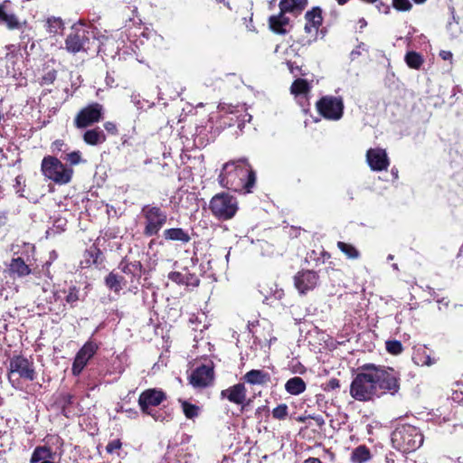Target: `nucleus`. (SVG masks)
<instances>
[{"label":"nucleus","instance_id":"obj_42","mask_svg":"<svg viewBox=\"0 0 463 463\" xmlns=\"http://www.w3.org/2000/svg\"><path fill=\"white\" fill-rule=\"evenodd\" d=\"M66 303L74 307L80 300V290L76 287L70 288L69 293L65 297Z\"/></svg>","mask_w":463,"mask_h":463},{"label":"nucleus","instance_id":"obj_24","mask_svg":"<svg viewBox=\"0 0 463 463\" xmlns=\"http://www.w3.org/2000/svg\"><path fill=\"white\" fill-rule=\"evenodd\" d=\"M101 255V250L97 246L91 245L83 253V259L80 260V268L86 269L91 265H97Z\"/></svg>","mask_w":463,"mask_h":463},{"label":"nucleus","instance_id":"obj_22","mask_svg":"<svg viewBox=\"0 0 463 463\" xmlns=\"http://www.w3.org/2000/svg\"><path fill=\"white\" fill-rule=\"evenodd\" d=\"M31 271L30 267L21 257L13 258L8 267V272L11 277H25L29 275Z\"/></svg>","mask_w":463,"mask_h":463},{"label":"nucleus","instance_id":"obj_30","mask_svg":"<svg viewBox=\"0 0 463 463\" xmlns=\"http://www.w3.org/2000/svg\"><path fill=\"white\" fill-rule=\"evenodd\" d=\"M163 236L167 241H181L183 243H187L191 240V237L188 234V232L183 230L182 228L166 229L164 231Z\"/></svg>","mask_w":463,"mask_h":463},{"label":"nucleus","instance_id":"obj_11","mask_svg":"<svg viewBox=\"0 0 463 463\" xmlns=\"http://www.w3.org/2000/svg\"><path fill=\"white\" fill-rule=\"evenodd\" d=\"M317 109L325 118L338 120L343 116L344 102L340 97L326 96L317 102Z\"/></svg>","mask_w":463,"mask_h":463},{"label":"nucleus","instance_id":"obj_57","mask_svg":"<svg viewBox=\"0 0 463 463\" xmlns=\"http://www.w3.org/2000/svg\"><path fill=\"white\" fill-rule=\"evenodd\" d=\"M359 48L360 46H358L357 49L355 50H353L350 53V57L352 60H354L357 56H359L361 54L360 51H359Z\"/></svg>","mask_w":463,"mask_h":463},{"label":"nucleus","instance_id":"obj_55","mask_svg":"<svg viewBox=\"0 0 463 463\" xmlns=\"http://www.w3.org/2000/svg\"><path fill=\"white\" fill-rule=\"evenodd\" d=\"M377 8L379 9L380 12H383L384 14H388L390 10L389 5H385L383 4H380L379 5H377Z\"/></svg>","mask_w":463,"mask_h":463},{"label":"nucleus","instance_id":"obj_27","mask_svg":"<svg viewBox=\"0 0 463 463\" xmlns=\"http://www.w3.org/2000/svg\"><path fill=\"white\" fill-rule=\"evenodd\" d=\"M307 389L305 381L299 376H294L285 383V390L291 395H299Z\"/></svg>","mask_w":463,"mask_h":463},{"label":"nucleus","instance_id":"obj_51","mask_svg":"<svg viewBox=\"0 0 463 463\" xmlns=\"http://www.w3.org/2000/svg\"><path fill=\"white\" fill-rule=\"evenodd\" d=\"M131 101L134 103V105L138 109H143V101L140 98L139 94L133 93L131 95Z\"/></svg>","mask_w":463,"mask_h":463},{"label":"nucleus","instance_id":"obj_28","mask_svg":"<svg viewBox=\"0 0 463 463\" xmlns=\"http://www.w3.org/2000/svg\"><path fill=\"white\" fill-rule=\"evenodd\" d=\"M83 140L88 145L97 146L105 142L106 135L101 128H95L89 129L84 133Z\"/></svg>","mask_w":463,"mask_h":463},{"label":"nucleus","instance_id":"obj_4","mask_svg":"<svg viewBox=\"0 0 463 463\" xmlns=\"http://www.w3.org/2000/svg\"><path fill=\"white\" fill-rule=\"evenodd\" d=\"M392 443L394 449L402 452L415 451L423 443V435L420 429L410 424L398 426L392 433Z\"/></svg>","mask_w":463,"mask_h":463},{"label":"nucleus","instance_id":"obj_46","mask_svg":"<svg viewBox=\"0 0 463 463\" xmlns=\"http://www.w3.org/2000/svg\"><path fill=\"white\" fill-rule=\"evenodd\" d=\"M287 66H288V69L289 70L290 73L293 74L295 77H298L299 75H301V76L306 75V73L302 71L301 67L297 65L293 61H288Z\"/></svg>","mask_w":463,"mask_h":463},{"label":"nucleus","instance_id":"obj_21","mask_svg":"<svg viewBox=\"0 0 463 463\" xmlns=\"http://www.w3.org/2000/svg\"><path fill=\"white\" fill-rule=\"evenodd\" d=\"M42 172L45 177L58 183V158L55 156H45L42 161Z\"/></svg>","mask_w":463,"mask_h":463},{"label":"nucleus","instance_id":"obj_36","mask_svg":"<svg viewBox=\"0 0 463 463\" xmlns=\"http://www.w3.org/2000/svg\"><path fill=\"white\" fill-rule=\"evenodd\" d=\"M337 247L349 259L356 260L360 257L359 250L352 244L338 241Z\"/></svg>","mask_w":463,"mask_h":463},{"label":"nucleus","instance_id":"obj_20","mask_svg":"<svg viewBox=\"0 0 463 463\" xmlns=\"http://www.w3.org/2000/svg\"><path fill=\"white\" fill-rule=\"evenodd\" d=\"M270 374L260 369H252L247 372L243 376L242 380L250 385H267L270 382Z\"/></svg>","mask_w":463,"mask_h":463},{"label":"nucleus","instance_id":"obj_63","mask_svg":"<svg viewBox=\"0 0 463 463\" xmlns=\"http://www.w3.org/2000/svg\"><path fill=\"white\" fill-rule=\"evenodd\" d=\"M42 463H53V462H52V461H50V460H44V461H43Z\"/></svg>","mask_w":463,"mask_h":463},{"label":"nucleus","instance_id":"obj_33","mask_svg":"<svg viewBox=\"0 0 463 463\" xmlns=\"http://www.w3.org/2000/svg\"><path fill=\"white\" fill-rule=\"evenodd\" d=\"M178 402L180 403V405L182 407V411H183L184 416L188 420H194L201 414L202 408L200 406H198L196 404H193V403L189 402L188 401L181 399V398L178 399Z\"/></svg>","mask_w":463,"mask_h":463},{"label":"nucleus","instance_id":"obj_2","mask_svg":"<svg viewBox=\"0 0 463 463\" xmlns=\"http://www.w3.org/2000/svg\"><path fill=\"white\" fill-rule=\"evenodd\" d=\"M6 376L14 388L23 383L33 382L37 378L36 366L32 355L14 354L8 358Z\"/></svg>","mask_w":463,"mask_h":463},{"label":"nucleus","instance_id":"obj_59","mask_svg":"<svg viewBox=\"0 0 463 463\" xmlns=\"http://www.w3.org/2000/svg\"><path fill=\"white\" fill-rule=\"evenodd\" d=\"M307 417L299 416L297 420L299 422H304L306 420Z\"/></svg>","mask_w":463,"mask_h":463},{"label":"nucleus","instance_id":"obj_15","mask_svg":"<svg viewBox=\"0 0 463 463\" xmlns=\"http://www.w3.org/2000/svg\"><path fill=\"white\" fill-rule=\"evenodd\" d=\"M194 388H206L214 381V371L212 364H203L195 368L189 377Z\"/></svg>","mask_w":463,"mask_h":463},{"label":"nucleus","instance_id":"obj_53","mask_svg":"<svg viewBox=\"0 0 463 463\" xmlns=\"http://www.w3.org/2000/svg\"><path fill=\"white\" fill-rule=\"evenodd\" d=\"M104 128L108 132L111 134L117 133V126L113 122H106L104 124Z\"/></svg>","mask_w":463,"mask_h":463},{"label":"nucleus","instance_id":"obj_14","mask_svg":"<svg viewBox=\"0 0 463 463\" xmlns=\"http://www.w3.org/2000/svg\"><path fill=\"white\" fill-rule=\"evenodd\" d=\"M98 349L99 345L93 341H88L84 344L77 353L72 364L71 370L73 375H79L83 371L88 362L93 357Z\"/></svg>","mask_w":463,"mask_h":463},{"label":"nucleus","instance_id":"obj_43","mask_svg":"<svg viewBox=\"0 0 463 463\" xmlns=\"http://www.w3.org/2000/svg\"><path fill=\"white\" fill-rule=\"evenodd\" d=\"M200 279L198 277L194 274L185 272L184 273V285L186 287H193L195 288L199 285Z\"/></svg>","mask_w":463,"mask_h":463},{"label":"nucleus","instance_id":"obj_54","mask_svg":"<svg viewBox=\"0 0 463 463\" xmlns=\"http://www.w3.org/2000/svg\"><path fill=\"white\" fill-rule=\"evenodd\" d=\"M452 56V52L449 51H440L439 52V57L444 61H450Z\"/></svg>","mask_w":463,"mask_h":463},{"label":"nucleus","instance_id":"obj_41","mask_svg":"<svg viewBox=\"0 0 463 463\" xmlns=\"http://www.w3.org/2000/svg\"><path fill=\"white\" fill-rule=\"evenodd\" d=\"M288 407L285 403L278 405L272 411V417L279 420H285L288 417Z\"/></svg>","mask_w":463,"mask_h":463},{"label":"nucleus","instance_id":"obj_16","mask_svg":"<svg viewBox=\"0 0 463 463\" xmlns=\"http://www.w3.org/2000/svg\"><path fill=\"white\" fill-rule=\"evenodd\" d=\"M318 274L310 269L298 271L294 277V285L298 291L304 295L313 290L318 284Z\"/></svg>","mask_w":463,"mask_h":463},{"label":"nucleus","instance_id":"obj_47","mask_svg":"<svg viewBox=\"0 0 463 463\" xmlns=\"http://www.w3.org/2000/svg\"><path fill=\"white\" fill-rule=\"evenodd\" d=\"M393 6L397 10L408 11L411 8V4L409 0H393Z\"/></svg>","mask_w":463,"mask_h":463},{"label":"nucleus","instance_id":"obj_58","mask_svg":"<svg viewBox=\"0 0 463 463\" xmlns=\"http://www.w3.org/2000/svg\"><path fill=\"white\" fill-rule=\"evenodd\" d=\"M308 418L314 419V420L317 422V424H318V425H322V424H324V420H323V418H322V417H320V416H317V417H315V416H308Z\"/></svg>","mask_w":463,"mask_h":463},{"label":"nucleus","instance_id":"obj_9","mask_svg":"<svg viewBox=\"0 0 463 463\" xmlns=\"http://www.w3.org/2000/svg\"><path fill=\"white\" fill-rule=\"evenodd\" d=\"M91 32L83 24H77L71 27V32L66 39V49L70 52H79L88 48Z\"/></svg>","mask_w":463,"mask_h":463},{"label":"nucleus","instance_id":"obj_17","mask_svg":"<svg viewBox=\"0 0 463 463\" xmlns=\"http://www.w3.org/2000/svg\"><path fill=\"white\" fill-rule=\"evenodd\" d=\"M366 160L373 171L386 170L389 166V159L384 149L370 148L366 153Z\"/></svg>","mask_w":463,"mask_h":463},{"label":"nucleus","instance_id":"obj_35","mask_svg":"<svg viewBox=\"0 0 463 463\" xmlns=\"http://www.w3.org/2000/svg\"><path fill=\"white\" fill-rule=\"evenodd\" d=\"M406 64L414 70H419L424 62L423 57L417 52L410 51L404 57Z\"/></svg>","mask_w":463,"mask_h":463},{"label":"nucleus","instance_id":"obj_5","mask_svg":"<svg viewBox=\"0 0 463 463\" xmlns=\"http://www.w3.org/2000/svg\"><path fill=\"white\" fill-rule=\"evenodd\" d=\"M379 397L384 393L394 395L400 390L401 375L392 367L372 364Z\"/></svg>","mask_w":463,"mask_h":463},{"label":"nucleus","instance_id":"obj_23","mask_svg":"<svg viewBox=\"0 0 463 463\" xmlns=\"http://www.w3.org/2000/svg\"><path fill=\"white\" fill-rule=\"evenodd\" d=\"M128 280L122 275L115 271L109 272L105 278V285L115 293H119L127 285Z\"/></svg>","mask_w":463,"mask_h":463},{"label":"nucleus","instance_id":"obj_8","mask_svg":"<svg viewBox=\"0 0 463 463\" xmlns=\"http://www.w3.org/2000/svg\"><path fill=\"white\" fill-rule=\"evenodd\" d=\"M209 207L215 217L226 221L232 219L236 214L238 202L232 195L227 193H221L212 198Z\"/></svg>","mask_w":463,"mask_h":463},{"label":"nucleus","instance_id":"obj_34","mask_svg":"<svg viewBox=\"0 0 463 463\" xmlns=\"http://www.w3.org/2000/svg\"><path fill=\"white\" fill-rule=\"evenodd\" d=\"M53 458V453L51 449L47 446H38L34 449L32 457L31 463H38L41 460H48Z\"/></svg>","mask_w":463,"mask_h":463},{"label":"nucleus","instance_id":"obj_39","mask_svg":"<svg viewBox=\"0 0 463 463\" xmlns=\"http://www.w3.org/2000/svg\"><path fill=\"white\" fill-rule=\"evenodd\" d=\"M73 169L60 162V184H67L71 180Z\"/></svg>","mask_w":463,"mask_h":463},{"label":"nucleus","instance_id":"obj_64","mask_svg":"<svg viewBox=\"0 0 463 463\" xmlns=\"http://www.w3.org/2000/svg\"><path fill=\"white\" fill-rule=\"evenodd\" d=\"M392 267H393V269H398L397 264H393Z\"/></svg>","mask_w":463,"mask_h":463},{"label":"nucleus","instance_id":"obj_13","mask_svg":"<svg viewBox=\"0 0 463 463\" xmlns=\"http://www.w3.org/2000/svg\"><path fill=\"white\" fill-rule=\"evenodd\" d=\"M220 398L240 406L241 411L251 402V400L247 398V389L244 383H238L222 390Z\"/></svg>","mask_w":463,"mask_h":463},{"label":"nucleus","instance_id":"obj_40","mask_svg":"<svg viewBox=\"0 0 463 463\" xmlns=\"http://www.w3.org/2000/svg\"><path fill=\"white\" fill-rule=\"evenodd\" d=\"M385 348L391 354L397 355L402 353L403 347L398 340H388L385 342Z\"/></svg>","mask_w":463,"mask_h":463},{"label":"nucleus","instance_id":"obj_50","mask_svg":"<svg viewBox=\"0 0 463 463\" xmlns=\"http://www.w3.org/2000/svg\"><path fill=\"white\" fill-rule=\"evenodd\" d=\"M340 388V382L338 379L336 378H331L327 383H326V386L325 387V390L326 391H329V390H335V389H338Z\"/></svg>","mask_w":463,"mask_h":463},{"label":"nucleus","instance_id":"obj_45","mask_svg":"<svg viewBox=\"0 0 463 463\" xmlns=\"http://www.w3.org/2000/svg\"><path fill=\"white\" fill-rule=\"evenodd\" d=\"M122 447V443L120 441V439H113V440H110L107 446H106V451L109 454H112L114 452H116L117 450L120 449Z\"/></svg>","mask_w":463,"mask_h":463},{"label":"nucleus","instance_id":"obj_48","mask_svg":"<svg viewBox=\"0 0 463 463\" xmlns=\"http://www.w3.org/2000/svg\"><path fill=\"white\" fill-rule=\"evenodd\" d=\"M57 24H58V18H55V17L49 18L46 22L47 31L50 33H53L55 35L58 32Z\"/></svg>","mask_w":463,"mask_h":463},{"label":"nucleus","instance_id":"obj_60","mask_svg":"<svg viewBox=\"0 0 463 463\" xmlns=\"http://www.w3.org/2000/svg\"><path fill=\"white\" fill-rule=\"evenodd\" d=\"M336 1L339 5H343L346 4L349 0H336Z\"/></svg>","mask_w":463,"mask_h":463},{"label":"nucleus","instance_id":"obj_61","mask_svg":"<svg viewBox=\"0 0 463 463\" xmlns=\"http://www.w3.org/2000/svg\"><path fill=\"white\" fill-rule=\"evenodd\" d=\"M452 26H453V24H452L451 22H449V23L448 24V26H447V27H448V29H449V30H452Z\"/></svg>","mask_w":463,"mask_h":463},{"label":"nucleus","instance_id":"obj_7","mask_svg":"<svg viewBox=\"0 0 463 463\" xmlns=\"http://www.w3.org/2000/svg\"><path fill=\"white\" fill-rule=\"evenodd\" d=\"M141 215L144 218L143 234L146 237L157 235L167 222L166 212L156 204L144 205Z\"/></svg>","mask_w":463,"mask_h":463},{"label":"nucleus","instance_id":"obj_37","mask_svg":"<svg viewBox=\"0 0 463 463\" xmlns=\"http://www.w3.org/2000/svg\"><path fill=\"white\" fill-rule=\"evenodd\" d=\"M290 90L295 95L307 94L310 90V86L306 80L297 79L292 83Z\"/></svg>","mask_w":463,"mask_h":463},{"label":"nucleus","instance_id":"obj_62","mask_svg":"<svg viewBox=\"0 0 463 463\" xmlns=\"http://www.w3.org/2000/svg\"><path fill=\"white\" fill-rule=\"evenodd\" d=\"M415 3L417 4H422L424 3L426 0H413Z\"/></svg>","mask_w":463,"mask_h":463},{"label":"nucleus","instance_id":"obj_31","mask_svg":"<svg viewBox=\"0 0 463 463\" xmlns=\"http://www.w3.org/2000/svg\"><path fill=\"white\" fill-rule=\"evenodd\" d=\"M307 0H280L279 9L282 13H298L307 5Z\"/></svg>","mask_w":463,"mask_h":463},{"label":"nucleus","instance_id":"obj_18","mask_svg":"<svg viewBox=\"0 0 463 463\" xmlns=\"http://www.w3.org/2000/svg\"><path fill=\"white\" fill-rule=\"evenodd\" d=\"M305 19L307 22L305 24V31L308 33H314L316 35L323 22L321 8L317 6L313 7L310 11L306 13Z\"/></svg>","mask_w":463,"mask_h":463},{"label":"nucleus","instance_id":"obj_19","mask_svg":"<svg viewBox=\"0 0 463 463\" xmlns=\"http://www.w3.org/2000/svg\"><path fill=\"white\" fill-rule=\"evenodd\" d=\"M269 25L274 33L279 34L288 33L292 27L289 18L281 11L278 15H271L269 18Z\"/></svg>","mask_w":463,"mask_h":463},{"label":"nucleus","instance_id":"obj_32","mask_svg":"<svg viewBox=\"0 0 463 463\" xmlns=\"http://www.w3.org/2000/svg\"><path fill=\"white\" fill-rule=\"evenodd\" d=\"M372 458L370 449L365 445H359L351 453L350 460L353 463H365Z\"/></svg>","mask_w":463,"mask_h":463},{"label":"nucleus","instance_id":"obj_12","mask_svg":"<svg viewBox=\"0 0 463 463\" xmlns=\"http://www.w3.org/2000/svg\"><path fill=\"white\" fill-rule=\"evenodd\" d=\"M104 109L99 103L94 102L80 110L75 118V125L79 128H87L99 122L103 118Z\"/></svg>","mask_w":463,"mask_h":463},{"label":"nucleus","instance_id":"obj_29","mask_svg":"<svg viewBox=\"0 0 463 463\" xmlns=\"http://www.w3.org/2000/svg\"><path fill=\"white\" fill-rule=\"evenodd\" d=\"M412 360L417 365L420 366L431 365L435 363L426 346L416 348L413 352Z\"/></svg>","mask_w":463,"mask_h":463},{"label":"nucleus","instance_id":"obj_10","mask_svg":"<svg viewBox=\"0 0 463 463\" xmlns=\"http://www.w3.org/2000/svg\"><path fill=\"white\" fill-rule=\"evenodd\" d=\"M118 269L129 279L128 281L129 283L128 291L136 294L140 284L142 274L145 272L141 261L123 258Z\"/></svg>","mask_w":463,"mask_h":463},{"label":"nucleus","instance_id":"obj_38","mask_svg":"<svg viewBox=\"0 0 463 463\" xmlns=\"http://www.w3.org/2000/svg\"><path fill=\"white\" fill-rule=\"evenodd\" d=\"M63 160L66 164H70V166L79 165L80 163H85L86 161L82 158L81 153L80 151H72L70 153H65L62 156Z\"/></svg>","mask_w":463,"mask_h":463},{"label":"nucleus","instance_id":"obj_25","mask_svg":"<svg viewBox=\"0 0 463 463\" xmlns=\"http://www.w3.org/2000/svg\"><path fill=\"white\" fill-rule=\"evenodd\" d=\"M9 3V0H5L0 4V24H5L9 30L18 29L21 27V24L16 15L5 12V5Z\"/></svg>","mask_w":463,"mask_h":463},{"label":"nucleus","instance_id":"obj_26","mask_svg":"<svg viewBox=\"0 0 463 463\" xmlns=\"http://www.w3.org/2000/svg\"><path fill=\"white\" fill-rule=\"evenodd\" d=\"M20 213L19 205L10 202L5 209H0V228L8 225L9 222Z\"/></svg>","mask_w":463,"mask_h":463},{"label":"nucleus","instance_id":"obj_3","mask_svg":"<svg viewBox=\"0 0 463 463\" xmlns=\"http://www.w3.org/2000/svg\"><path fill=\"white\" fill-rule=\"evenodd\" d=\"M372 364H365L359 368L360 372L353 379L350 385V395L359 402H369L379 397Z\"/></svg>","mask_w":463,"mask_h":463},{"label":"nucleus","instance_id":"obj_44","mask_svg":"<svg viewBox=\"0 0 463 463\" xmlns=\"http://www.w3.org/2000/svg\"><path fill=\"white\" fill-rule=\"evenodd\" d=\"M168 279L176 283L177 285H184V273L179 271H171L168 276Z\"/></svg>","mask_w":463,"mask_h":463},{"label":"nucleus","instance_id":"obj_56","mask_svg":"<svg viewBox=\"0 0 463 463\" xmlns=\"http://www.w3.org/2000/svg\"><path fill=\"white\" fill-rule=\"evenodd\" d=\"M303 463H322V461L317 458L310 457L305 459Z\"/></svg>","mask_w":463,"mask_h":463},{"label":"nucleus","instance_id":"obj_52","mask_svg":"<svg viewBox=\"0 0 463 463\" xmlns=\"http://www.w3.org/2000/svg\"><path fill=\"white\" fill-rule=\"evenodd\" d=\"M451 399L456 402L463 401V392L455 390L451 394Z\"/></svg>","mask_w":463,"mask_h":463},{"label":"nucleus","instance_id":"obj_49","mask_svg":"<svg viewBox=\"0 0 463 463\" xmlns=\"http://www.w3.org/2000/svg\"><path fill=\"white\" fill-rule=\"evenodd\" d=\"M56 79V71L52 70V71L47 72L42 78V84H51Z\"/></svg>","mask_w":463,"mask_h":463},{"label":"nucleus","instance_id":"obj_1","mask_svg":"<svg viewBox=\"0 0 463 463\" xmlns=\"http://www.w3.org/2000/svg\"><path fill=\"white\" fill-rule=\"evenodd\" d=\"M218 180L222 187L245 194L252 192L256 174L246 158H240L225 163Z\"/></svg>","mask_w":463,"mask_h":463},{"label":"nucleus","instance_id":"obj_6","mask_svg":"<svg viewBox=\"0 0 463 463\" xmlns=\"http://www.w3.org/2000/svg\"><path fill=\"white\" fill-rule=\"evenodd\" d=\"M166 400V394L159 389H147L142 392L138 398V405L144 414L151 416L156 421L167 420L165 412L155 409Z\"/></svg>","mask_w":463,"mask_h":463}]
</instances>
